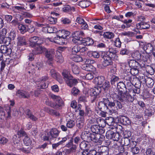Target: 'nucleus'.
<instances>
[{
	"instance_id": "10",
	"label": "nucleus",
	"mask_w": 155,
	"mask_h": 155,
	"mask_svg": "<svg viewBox=\"0 0 155 155\" xmlns=\"http://www.w3.org/2000/svg\"><path fill=\"white\" fill-rule=\"evenodd\" d=\"M51 97L55 102V103L53 104V105L55 106L53 108L57 109L64 105V102L60 96L52 94Z\"/></svg>"
},
{
	"instance_id": "38",
	"label": "nucleus",
	"mask_w": 155,
	"mask_h": 155,
	"mask_svg": "<svg viewBox=\"0 0 155 155\" xmlns=\"http://www.w3.org/2000/svg\"><path fill=\"white\" fill-rule=\"evenodd\" d=\"M72 70L73 73L75 74H78L80 72V68L76 65H72Z\"/></svg>"
},
{
	"instance_id": "53",
	"label": "nucleus",
	"mask_w": 155,
	"mask_h": 155,
	"mask_svg": "<svg viewBox=\"0 0 155 155\" xmlns=\"http://www.w3.org/2000/svg\"><path fill=\"white\" fill-rule=\"evenodd\" d=\"M72 60L76 62H81L83 59L82 58L80 55H76L72 58Z\"/></svg>"
},
{
	"instance_id": "33",
	"label": "nucleus",
	"mask_w": 155,
	"mask_h": 155,
	"mask_svg": "<svg viewBox=\"0 0 155 155\" xmlns=\"http://www.w3.org/2000/svg\"><path fill=\"white\" fill-rule=\"evenodd\" d=\"M46 111L48 113L51 115L55 116H59L60 115V114L58 112L53 109L47 108Z\"/></svg>"
},
{
	"instance_id": "35",
	"label": "nucleus",
	"mask_w": 155,
	"mask_h": 155,
	"mask_svg": "<svg viewBox=\"0 0 155 155\" xmlns=\"http://www.w3.org/2000/svg\"><path fill=\"white\" fill-rule=\"evenodd\" d=\"M87 55L90 57H93L94 58H98L100 57L99 53L96 51H89L87 53Z\"/></svg>"
},
{
	"instance_id": "48",
	"label": "nucleus",
	"mask_w": 155,
	"mask_h": 155,
	"mask_svg": "<svg viewBox=\"0 0 155 155\" xmlns=\"http://www.w3.org/2000/svg\"><path fill=\"white\" fill-rule=\"evenodd\" d=\"M88 142L85 141H82L80 144L79 146L80 149L81 150H87L86 148L87 147Z\"/></svg>"
},
{
	"instance_id": "4",
	"label": "nucleus",
	"mask_w": 155,
	"mask_h": 155,
	"mask_svg": "<svg viewBox=\"0 0 155 155\" xmlns=\"http://www.w3.org/2000/svg\"><path fill=\"white\" fill-rule=\"evenodd\" d=\"M112 97L113 99V101H110L108 98H105V103L107 104L108 107H109L111 108L117 110L122 109L123 107L122 105L120 102L118 101V99H116L113 97V94H111Z\"/></svg>"
},
{
	"instance_id": "45",
	"label": "nucleus",
	"mask_w": 155,
	"mask_h": 155,
	"mask_svg": "<svg viewBox=\"0 0 155 155\" xmlns=\"http://www.w3.org/2000/svg\"><path fill=\"white\" fill-rule=\"evenodd\" d=\"M24 144L27 146L30 145L31 143V140L27 136L25 135L23 140Z\"/></svg>"
},
{
	"instance_id": "47",
	"label": "nucleus",
	"mask_w": 155,
	"mask_h": 155,
	"mask_svg": "<svg viewBox=\"0 0 155 155\" xmlns=\"http://www.w3.org/2000/svg\"><path fill=\"white\" fill-rule=\"evenodd\" d=\"M80 46L76 45L72 48V54H76L78 52H80Z\"/></svg>"
},
{
	"instance_id": "15",
	"label": "nucleus",
	"mask_w": 155,
	"mask_h": 155,
	"mask_svg": "<svg viewBox=\"0 0 155 155\" xmlns=\"http://www.w3.org/2000/svg\"><path fill=\"white\" fill-rule=\"evenodd\" d=\"M16 95L20 98H28L30 97L29 93L21 90H18L16 92Z\"/></svg>"
},
{
	"instance_id": "34",
	"label": "nucleus",
	"mask_w": 155,
	"mask_h": 155,
	"mask_svg": "<svg viewBox=\"0 0 155 155\" xmlns=\"http://www.w3.org/2000/svg\"><path fill=\"white\" fill-rule=\"evenodd\" d=\"M124 83L126 84L127 87V89L130 91H133V89L134 88L133 84L132 81H131L126 82L124 81Z\"/></svg>"
},
{
	"instance_id": "25",
	"label": "nucleus",
	"mask_w": 155,
	"mask_h": 155,
	"mask_svg": "<svg viewBox=\"0 0 155 155\" xmlns=\"http://www.w3.org/2000/svg\"><path fill=\"white\" fill-rule=\"evenodd\" d=\"M129 66L131 68H139L140 67V65L137 61L135 60H131L128 63Z\"/></svg>"
},
{
	"instance_id": "2",
	"label": "nucleus",
	"mask_w": 155,
	"mask_h": 155,
	"mask_svg": "<svg viewBox=\"0 0 155 155\" xmlns=\"http://www.w3.org/2000/svg\"><path fill=\"white\" fill-rule=\"evenodd\" d=\"M103 59L102 65L104 67L111 65L113 64V60H117L118 56L114 52H112L110 49L106 54L102 55Z\"/></svg>"
},
{
	"instance_id": "19",
	"label": "nucleus",
	"mask_w": 155,
	"mask_h": 155,
	"mask_svg": "<svg viewBox=\"0 0 155 155\" xmlns=\"http://www.w3.org/2000/svg\"><path fill=\"white\" fill-rule=\"evenodd\" d=\"M0 51L2 53L6 54L8 55L11 54L12 50L11 48H8L6 45H1L0 47Z\"/></svg>"
},
{
	"instance_id": "52",
	"label": "nucleus",
	"mask_w": 155,
	"mask_h": 155,
	"mask_svg": "<svg viewBox=\"0 0 155 155\" xmlns=\"http://www.w3.org/2000/svg\"><path fill=\"white\" fill-rule=\"evenodd\" d=\"M79 38L74 37L72 38V41L74 43L76 44H80L82 43V40L83 38Z\"/></svg>"
},
{
	"instance_id": "20",
	"label": "nucleus",
	"mask_w": 155,
	"mask_h": 155,
	"mask_svg": "<svg viewBox=\"0 0 155 155\" xmlns=\"http://www.w3.org/2000/svg\"><path fill=\"white\" fill-rule=\"evenodd\" d=\"M11 39L8 37H4L2 35H0V44H4L8 46L10 43Z\"/></svg>"
},
{
	"instance_id": "14",
	"label": "nucleus",
	"mask_w": 155,
	"mask_h": 155,
	"mask_svg": "<svg viewBox=\"0 0 155 155\" xmlns=\"http://www.w3.org/2000/svg\"><path fill=\"white\" fill-rule=\"evenodd\" d=\"M91 130L93 133L95 134L101 133L103 134L104 133V129L103 127H101L98 125H93L91 127Z\"/></svg>"
},
{
	"instance_id": "18",
	"label": "nucleus",
	"mask_w": 155,
	"mask_h": 155,
	"mask_svg": "<svg viewBox=\"0 0 155 155\" xmlns=\"http://www.w3.org/2000/svg\"><path fill=\"white\" fill-rule=\"evenodd\" d=\"M35 47V49L33 51V53L35 54H41L43 52H44L46 48L44 46H42L41 45H37Z\"/></svg>"
},
{
	"instance_id": "12",
	"label": "nucleus",
	"mask_w": 155,
	"mask_h": 155,
	"mask_svg": "<svg viewBox=\"0 0 155 155\" xmlns=\"http://www.w3.org/2000/svg\"><path fill=\"white\" fill-rule=\"evenodd\" d=\"M86 60L87 64H83L82 66V68L83 70L87 71H92L93 69V66L91 64H94L95 62L94 60L89 59Z\"/></svg>"
},
{
	"instance_id": "16",
	"label": "nucleus",
	"mask_w": 155,
	"mask_h": 155,
	"mask_svg": "<svg viewBox=\"0 0 155 155\" xmlns=\"http://www.w3.org/2000/svg\"><path fill=\"white\" fill-rule=\"evenodd\" d=\"M103 100L99 103L98 107L101 111H108V108L107 104L105 103V98H104Z\"/></svg>"
},
{
	"instance_id": "63",
	"label": "nucleus",
	"mask_w": 155,
	"mask_h": 155,
	"mask_svg": "<svg viewBox=\"0 0 155 155\" xmlns=\"http://www.w3.org/2000/svg\"><path fill=\"white\" fill-rule=\"evenodd\" d=\"M16 34L15 31H11L10 33L9 34V38H11V40H13L16 37Z\"/></svg>"
},
{
	"instance_id": "26",
	"label": "nucleus",
	"mask_w": 155,
	"mask_h": 155,
	"mask_svg": "<svg viewBox=\"0 0 155 155\" xmlns=\"http://www.w3.org/2000/svg\"><path fill=\"white\" fill-rule=\"evenodd\" d=\"M104 80L105 78L103 76H97L94 79L95 83L99 86L102 85L103 83L104 82Z\"/></svg>"
},
{
	"instance_id": "13",
	"label": "nucleus",
	"mask_w": 155,
	"mask_h": 155,
	"mask_svg": "<svg viewBox=\"0 0 155 155\" xmlns=\"http://www.w3.org/2000/svg\"><path fill=\"white\" fill-rule=\"evenodd\" d=\"M94 137L93 134L87 131L83 132L81 135V137L82 140L89 142L91 141V138H93Z\"/></svg>"
},
{
	"instance_id": "55",
	"label": "nucleus",
	"mask_w": 155,
	"mask_h": 155,
	"mask_svg": "<svg viewBox=\"0 0 155 155\" xmlns=\"http://www.w3.org/2000/svg\"><path fill=\"white\" fill-rule=\"evenodd\" d=\"M123 137L124 138H130L131 135V133L130 131H123Z\"/></svg>"
},
{
	"instance_id": "23",
	"label": "nucleus",
	"mask_w": 155,
	"mask_h": 155,
	"mask_svg": "<svg viewBox=\"0 0 155 155\" xmlns=\"http://www.w3.org/2000/svg\"><path fill=\"white\" fill-rule=\"evenodd\" d=\"M70 32L65 30L62 29L59 30L58 31V34L59 37H62L63 39H64L67 38V37L70 35Z\"/></svg>"
},
{
	"instance_id": "28",
	"label": "nucleus",
	"mask_w": 155,
	"mask_h": 155,
	"mask_svg": "<svg viewBox=\"0 0 155 155\" xmlns=\"http://www.w3.org/2000/svg\"><path fill=\"white\" fill-rule=\"evenodd\" d=\"M17 43L18 46H22L26 44L25 38L23 36H19L17 38Z\"/></svg>"
},
{
	"instance_id": "7",
	"label": "nucleus",
	"mask_w": 155,
	"mask_h": 155,
	"mask_svg": "<svg viewBox=\"0 0 155 155\" xmlns=\"http://www.w3.org/2000/svg\"><path fill=\"white\" fill-rule=\"evenodd\" d=\"M59 132L58 130L56 128L52 129L47 134V136H45L43 137L45 140H51L54 138H56L59 135Z\"/></svg>"
},
{
	"instance_id": "46",
	"label": "nucleus",
	"mask_w": 155,
	"mask_h": 155,
	"mask_svg": "<svg viewBox=\"0 0 155 155\" xmlns=\"http://www.w3.org/2000/svg\"><path fill=\"white\" fill-rule=\"evenodd\" d=\"M18 29L21 33L22 34H24L27 31L26 26L22 24H20L18 25Z\"/></svg>"
},
{
	"instance_id": "51",
	"label": "nucleus",
	"mask_w": 155,
	"mask_h": 155,
	"mask_svg": "<svg viewBox=\"0 0 155 155\" xmlns=\"http://www.w3.org/2000/svg\"><path fill=\"white\" fill-rule=\"evenodd\" d=\"M75 125V122L73 120H70L68 121L66 123V126L68 128H73Z\"/></svg>"
},
{
	"instance_id": "22",
	"label": "nucleus",
	"mask_w": 155,
	"mask_h": 155,
	"mask_svg": "<svg viewBox=\"0 0 155 155\" xmlns=\"http://www.w3.org/2000/svg\"><path fill=\"white\" fill-rule=\"evenodd\" d=\"M136 27L138 29H147L150 28V25L146 22H142L137 24Z\"/></svg>"
},
{
	"instance_id": "60",
	"label": "nucleus",
	"mask_w": 155,
	"mask_h": 155,
	"mask_svg": "<svg viewBox=\"0 0 155 155\" xmlns=\"http://www.w3.org/2000/svg\"><path fill=\"white\" fill-rule=\"evenodd\" d=\"M114 119L113 117H110L107 120V124L110 126L113 125L115 124L114 122Z\"/></svg>"
},
{
	"instance_id": "39",
	"label": "nucleus",
	"mask_w": 155,
	"mask_h": 155,
	"mask_svg": "<svg viewBox=\"0 0 155 155\" xmlns=\"http://www.w3.org/2000/svg\"><path fill=\"white\" fill-rule=\"evenodd\" d=\"M105 38L110 39L114 37V34L112 32H104L103 35Z\"/></svg>"
},
{
	"instance_id": "58",
	"label": "nucleus",
	"mask_w": 155,
	"mask_h": 155,
	"mask_svg": "<svg viewBox=\"0 0 155 155\" xmlns=\"http://www.w3.org/2000/svg\"><path fill=\"white\" fill-rule=\"evenodd\" d=\"M48 20L49 22L51 24H55L57 22V18L52 17H49L48 18Z\"/></svg>"
},
{
	"instance_id": "30",
	"label": "nucleus",
	"mask_w": 155,
	"mask_h": 155,
	"mask_svg": "<svg viewBox=\"0 0 155 155\" xmlns=\"http://www.w3.org/2000/svg\"><path fill=\"white\" fill-rule=\"evenodd\" d=\"M153 47L150 44H148L145 45L143 46V49L146 53H150L153 50Z\"/></svg>"
},
{
	"instance_id": "17",
	"label": "nucleus",
	"mask_w": 155,
	"mask_h": 155,
	"mask_svg": "<svg viewBox=\"0 0 155 155\" xmlns=\"http://www.w3.org/2000/svg\"><path fill=\"white\" fill-rule=\"evenodd\" d=\"M90 91V95L92 96H93L94 98H95L96 96L101 92V89L100 87L97 86L94 88L91 89Z\"/></svg>"
},
{
	"instance_id": "3",
	"label": "nucleus",
	"mask_w": 155,
	"mask_h": 155,
	"mask_svg": "<svg viewBox=\"0 0 155 155\" xmlns=\"http://www.w3.org/2000/svg\"><path fill=\"white\" fill-rule=\"evenodd\" d=\"M62 75L64 77V78L66 81V84L70 87L75 85L78 83L77 80L73 78L67 70H64L62 73Z\"/></svg>"
},
{
	"instance_id": "11",
	"label": "nucleus",
	"mask_w": 155,
	"mask_h": 155,
	"mask_svg": "<svg viewBox=\"0 0 155 155\" xmlns=\"http://www.w3.org/2000/svg\"><path fill=\"white\" fill-rule=\"evenodd\" d=\"M45 57L48 59V61H50L49 63V64H52L51 62L53 59V57L55 54V51L54 49H46L45 52Z\"/></svg>"
},
{
	"instance_id": "54",
	"label": "nucleus",
	"mask_w": 155,
	"mask_h": 155,
	"mask_svg": "<svg viewBox=\"0 0 155 155\" xmlns=\"http://www.w3.org/2000/svg\"><path fill=\"white\" fill-rule=\"evenodd\" d=\"M96 134H93V136H94V137H93V138H91V141H93L95 143H100L99 139V135H98V133Z\"/></svg>"
},
{
	"instance_id": "21",
	"label": "nucleus",
	"mask_w": 155,
	"mask_h": 155,
	"mask_svg": "<svg viewBox=\"0 0 155 155\" xmlns=\"http://www.w3.org/2000/svg\"><path fill=\"white\" fill-rule=\"evenodd\" d=\"M101 155H108L109 149L106 146H101L98 150Z\"/></svg>"
},
{
	"instance_id": "5",
	"label": "nucleus",
	"mask_w": 155,
	"mask_h": 155,
	"mask_svg": "<svg viewBox=\"0 0 155 155\" xmlns=\"http://www.w3.org/2000/svg\"><path fill=\"white\" fill-rule=\"evenodd\" d=\"M114 129V128L112 127L111 129L107 131L106 134V137L108 139L118 141L121 138V136L118 132H115L114 131L115 130H113Z\"/></svg>"
},
{
	"instance_id": "62",
	"label": "nucleus",
	"mask_w": 155,
	"mask_h": 155,
	"mask_svg": "<svg viewBox=\"0 0 155 155\" xmlns=\"http://www.w3.org/2000/svg\"><path fill=\"white\" fill-rule=\"evenodd\" d=\"M50 73L51 76L54 78H57L59 74L58 73H57L54 69L51 70L50 71Z\"/></svg>"
},
{
	"instance_id": "44",
	"label": "nucleus",
	"mask_w": 155,
	"mask_h": 155,
	"mask_svg": "<svg viewBox=\"0 0 155 155\" xmlns=\"http://www.w3.org/2000/svg\"><path fill=\"white\" fill-rule=\"evenodd\" d=\"M99 87H100L101 88H102L104 89L105 90L108 89L110 87V82L107 81H104V82L103 83L102 85L99 86Z\"/></svg>"
},
{
	"instance_id": "61",
	"label": "nucleus",
	"mask_w": 155,
	"mask_h": 155,
	"mask_svg": "<svg viewBox=\"0 0 155 155\" xmlns=\"http://www.w3.org/2000/svg\"><path fill=\"white\" fill-rule=\"evenodd\" d=\"M8 141V139L5 137L0 135V143L4 144Z\"/></svg>"
},
{
	"instance_id": "49",
	"label": "nucleus",
	"mask_w": 155,
	"mask_h": 155,
	"mask_svg": "<svg viewBox=\"0 0 155 155\" xmlns=\"http://www.w3.org/2000/svg\"><path fill=\"white\" fill-rule=\"evenodd\" d=\"M139 68H131L130 71L129 72L133 76H135L139 73Z\"/></svg>"
},
{
	"instance_id": "9",
	"label": "nucleus",
	"mask_w": 155,
	"mask_h": 155,
	"mask_svg": "<svg viewBox=\"0 0 155 155\" xmlns=\"http://www.w3.org/2000/svg\"><path fill=\"white\" fill-rule=\"evenodd\" d=\"M11 109L10 106H6L5 107V110L7 112L8 116L6 117L4 109L1 107L0 109V119L1 120H5L6 119L7 117H11Z\"/></svg>"
},
{
	"instance_id": "41",
	"label": "nucleus",
	"mask_w": 155,
	"mask_h": 155,
	"mask_svg": "<svg viewBox=\"0 0 155 155\" xmlns=\"http://www.w3.org/2000/svg\"><path fill=\"white\" fill-rule=\"evenodd\" d=\"M131 56L135 59V60H138L140 59L141 58L140 54L138 51H136L132 53Z\"/></svg>"
},
{
	"instance_id": "29",
	"label": "nucleus",
	"mask_w": 155,
	"mask_h": 155,
	"mask_svg": "<svg viewBox=\"0 0 155 155\" xmlns=\"http://www.w3.org/2000/svg\"><path fill=\"white\" fill-rule=\"evenodd\" d=\"M154 83V82L153 79L148 77L146 78V84L148 87L150 88L152 87Z\"/></svg>"
},
{
	"instance_id": "57",
	"label": "nucleus",
	"mask_w": 155,
	"mask_h": 155,
	"mask_svg": "<svg viewBox=\"0 0 155 155\" xmlns=\"http://www.w3.org/2000/svg\"><path fill=\"white\" fill-rule=\"evenodd\" d=\"M61 21L62 24L65 25H68L71 23V20L69 19L66 18H62Z\"/></svg>"
},
{
	"instance_id": "59",
	"label": "nucleus",
	"mask_w": 155,
	"mask_h": 155,
	"mask_svg": "<svg viewBox=\"0 0 155 155\" xmlns=\"http://www.w3.org/2000/svg\"><path fill=\"white\" fill-rule=\"evenodd\" d=\"M71 94L74 96L77 95L80 92L79 90L75 87H73L71 91Z\"/></svg>"
},
{
	"instance_id": "8",
	"label": "nucleus",
	"mask_w": 155,
	"mask_h": 155,
	"mask_svg": "<svg viewBox=\"0 0 155 155\" xmlns=\"http://www.w3.org/2000/svg\"><path fill=\"white\" fill-rule=\"evenodd\" d=\"M132 83L134 88L132 89L133 92L137 94L140 93L141 84L139 78L136 76H133Z\"/></svg>"
},
{
	"instance_id": "24",
	"label": "nucleus",
	"mask_w": 155,
	"mask_h": 155,
	"mask_svg": "<svg viewBox=\"0 0 155 155\" xmlns=\"http://www.w3.org/2000/svg\"><path fill=\"white\" fill-rule=\"evenodd\" d=\"M119 120L121 123L125 125H129L130 123L129 118L124 116H121Z\"/></svg>"
},
{
	"instance_id": "36",
	"label": "nucleus",
	"mask_w": 155,
	"mask_h": 155,
	"mask_svg": "<svg viewBox=\"0 0 155 155\" xmlns=\"http://www.w3.org/2000/svg\"><path fill=\"white\" fill-rule=\"evenodd\" d=\"M84 35V33L81 31H76L73 32L72 35L73 37L78 38H82V36Z\"/></svg>"
},
{
	"instance_id": "64",
	"label": "nucleus",
	"mask_w": 155,
	"mask_h": 155,
	"mask_svg": "<svg viewBox=\"0 0 155 155\" xmlns=\"http://www.w3.org/2000/svg\"><path fill=\"white\" fill-rule=\"evenodd\" d=\"M121 43L119 38H117L114 41V45L117 47L120 48L121 46Z\"/></svg>"
},
{
	"instance_id": "43",
	"label": "nucleus",
	"mask_w": 155,
	"mask_h": 155,
	"mask_svg": "<svg viewBox=\"0 0 155 155\" xmlns=\"http://www.w3.org/2000/svg\"><path fill=\"white\" fill-rule=\"evenodd\" d=\"M78 5L82 8H86L89 5V2L87 1H80Z\"/></svg>"
},
{
	"instance_id": "6",
	"label": "nucleus",
	"mask_w": 155,
	"mask_h": 155,
	"mask_svg": "<svg viewBox=\"0 0 155 155\" xmlns=\"http://www.w3.org/2000/svg\"><path fill=\"white\" fill-rule=\"evenodd\" d=\"M44 38L41 37L33 36L29 39V46L32 47L41 45L44 42Z\"/></svg>"
},
{
	"instance_id": "40",
	"label": "nucleus",
	"mask_w": 155,
	"mask_h": 155,
	"mask_svg": "<svg viewBox=\"0 0 155 155\" xmlns=\"http://www.w3.org/2000/svg\"><path fill=\"white\" fill-rule=\"evenodd\" d=\"M130 138H122L121 139V144L125 146H128L130 145Z\"/></svg>"
},
{
	"instance_id": "56",
	"label": "nucleus",
	"mask_w": 155,
	"mask_h": 155,
	"mask_svg": "<svg viewBox=\"0 0 155 155\" xmlns=\"http://www.w3.org/2000/svg\"><path fill=\"white\" fill-rule=\"evenodd\" d=\"M85 114L86 116H90L93 114V112L90 108L86 106Z\"/></svg>"
},
{
	"instance_id": "42",
	"label": "nucleus",
	"mask_w": 155,
	"mask_h": 155,
	"mask_svg": "<svg viewBox=\"0 0 155 155\" xmlns=\"http://www.w3.org/2000/svg\"><path fill=\"white\" fill-rule=\"evenodd\" d=\"M84 120L83 119L78 120L76 122L77 127L79 129L82 128L84 126Z\"/></svg>"
},
{
	"instance_id": "27",
	"label": "nucleus",
	"mask_w": 155,
	"mask_h": 155,
	"mask_svg": "<svg viewBox=\"0 0 155 155\" xmlns=\"http://www.w3.org/2000/svg\"><path fill=\"white\" fill-rule=\"evenodd\" d=\"M25 113L27 117L32 120L33 121H36L37 120L38 118L35 116L29 109H27L25 111Z\"/></svg>"
},
{
	"instance_id": "31",
	"label": "nucleus",
	"mask_w": 155,
	"mask_h": 155,
	"mask_svg": "<svg viewBox=\"0 0 155 155\" xmlns=\"http://www.w3.org/2000/svg\"><path fill=\"white\" fill-rule=\"evenodd\" d=\"M56 28L54 27H47L44 28L43 31L45 32H47L48 33H54L57 31Z\"/></svg>"
},
{
	"instance_id": "1",
	"label": "nucleus",
	"mask_w": 155,
	"mask_h": 155,
	"mask_svg": "<svg viewBox=\"0 0 155 155\" xmlns=\"http://www.w3.org/2000/svg\"><path fill=\"white\" fill-rule=\"evenodd\" d=\"M117 87L118 94L116 93H113L114 98L118 99L121 102L127 103L133 101L134 98L127 92L126 86L124 83L122 81H119L117 83Z\"/></svg>"
},
{
	"instance_id": "32",
	"label": "nucleus",
	"mask_w": 155,
	"mask_h": 155,
	"mask_svg": "<svg viewBox=\"0 0 155 155\" xmlns=\"http://www.w3.org/2000/svg\"><path fill=\"white\" fill-rule=\"evenodd\" d=\"M84 40H82V43L86 45L89 46L94 44L93 40L89 37L84 38Z\"/></svg>"
},
{
	"instance_id": "50",
	"label": "nucleus",
	"mask_w": 155,
	"mask_h": 155,
	"mask_svg": "<svg viewBox=\"0 0 155 155\" xmlns=\"http://www.w3.org/2000/svg\"><path fill=\"white\" fill-rule=\"evenodd\" d=\"M120 80V78L116 76L115 75H112L111 76L110 80L111 84H115V82L119 81Z\"/></svg>"
},
{
	"instance_id": "37",
	"label": "nucleus",
	"mask_w": 155,
	"mask_h": 155,
	"mask_svg": "<svg viewBox=\"0 0 155 155\" xmlns=\"http://www.w3.org/2000/svg\"><path fill=\"white\" fill-rule=\"evenodd\" d=\"M133 76L130 73H128L124 75V79L126 82L131 81L133 80Z\"/></svg>"
}]
</instances>
